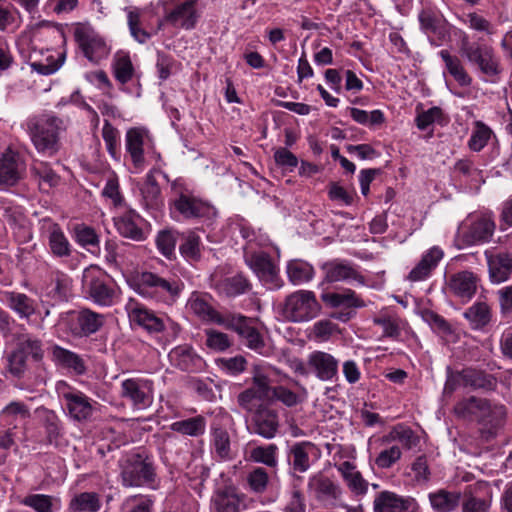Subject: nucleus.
<instances>
[{
    "mask_svg": "<svg viewBox=\"0 0 512 512\" xmlns=\"http://www.w3.org/2000/svg\"><path fill=\"white\" fill-rule=\"evenodd\" d=\"M121 482L124 487H154L156 470L152 459L144 453L129 455L121 465Z\"/></svg>",
    "mask_w": 512,
    "mask_h": 512,
    "instance_id": "nucleus-1",
    "label": "nucleus"
},
{
    "mask_svg": "<svg viewBox=\"0 0 512 512\" xmlns=\"http://www.w3.org/2000/svg\"><path fill=\"white\" fill-rule=\"evenodd\" d=\"M321 311V304L316 294L310 290H297L285 297L282 316L294 323L308 322L316 318Z\"/></svg>",
    "mask_w": 512,
    "mask_h": 512,
    "instance_id": "nucleus-2",
    "label": "nucleus"
},
{
    "mask_svg": "<svg viewBox=\"0 0 512 512\" xmlns=\"http://www.w3.org/2000/svg\"><path fill=\"white\" fill-rule=\"evenodd\" d=\"M495 229L492 212L472 213L461 223L458 234L465 245L472 246L489 242Z\"/></svg>",
    "mask_w": 512,
    "mask_h": 512,
    "instance_id": "nucleus-3",
    "label": "nucleus"
},
{
    "mask_svg": "<svg viewBox=\"0 0 512 512\" xmlns=\"http://www.w3.org/2000/svg\"><path fill=\"white\" fill-rule=\"evenodd\" d=\"M460 51L471 64L477 65L480 71L488 76L500 74V62L494 49L486 44L470 43L467 38L461 42Z\"/></svg>",
    "mask_w": 512,
    "mask_h": 512,
    "instance_id": "nucleus-4",
    "label": "nucleus"
},
{
    "mask_svg": "<svg viewBox=\"0 0 512 512\" xmlns=\"http://www.w3.org/2000/svg\"><path fill=\"white\" fill-rule=\"evenodd\" d=\"M56 390L65 401V406L69 416L78 421L83 422L91 419L94 406L93 401L83 392L72 388L64 381H59Z\"/></svg>",
    "mask_w": 512,
    "mask_h": 512,
    "instance_id": "nucleus-5",
    "label": "nucleus"
},
{
    "mask_svg": "<svg viewBox=\"0 0 512 512\" xmlns=\"http://www.w3.org/2000/svg\"><path fill=\"white\" fill-rule=\"evenodd\" d=\"M139 281L142 287L152 289L167 303L175 302L184 286L179 277L173 274L162 276L153 272H143Z\"/></svg>",
    "mask_w": 512,
    "mask_h": 512,
    "instance_id": "nucleus-6",
    "label": "nucleus"
},
{
    "mask_svg": "<svg viewBox=\"0 0 512 512\" xmlns=\"http://www.w3.org/2000/svg\"><path fill=\"white\" fill-rule=\"evenodd\" d=\"M223 326L235 331L242 343L249 349L260 352L264 346V340L258 329L253 325V319L241 314L226 313Z\"/></svg>",
    "mask_w": 512,
    "mask_h": 512,
    "instance_id": "nucleus-7",
    "label": "nucleus"
},
{
    "mask_svg": "<svg viewBox=\"0 0 512 512\" xmlns=\"http://www.w3.org/2000/svg\"><path fill=\"white\" fill-rule=\"evenodd\" d=\"M245 262L268 289L277 290L284 285L279 276V269L268 253L263 251L252 253L246 256Z\"/></svg>",
    "mask_w": 512,
    "mask_h": 512,
    "instance_id": "nucleus-8",
    "label": "nucleus"
},
{
    "mask_svg": "<svg viewBox=\"0 0 512 512\" xmlns=\"http://www.w3.org/2000/svg\"><path fill=\"white\" fill-rule=\"evenodd\" d=\"M198 1L170 0L171 8L165 14L164 20L175 28L194 29L200 17L197 10Z\"/></svg>",
    "mask_w": 512,
    "mask_h": 512,
    "instance_id": "nucleus-9",
    "label": "nucleus"
},
{
    "mask_svg": "<svg viewBox=\"0 0 512 512\" xmlns=\"http://www.w3.org/2000/svg\"><path fill=\"white\" fill-rule=\"evenodd\" d=\"M83 284L93 301L102 306L113 303L115 291L108 284L106 275L98 268L91 267L83 273Z\"/></svg>",
    "mask_w": 512,
    "mask_h": 512,
    "instance_id": "nucleus-10",
    "label": "nucleus"
},
{
    "mask_svg": "<svg viewBox=\"0 0 512 512\" xmlns=\"http://www.w3.org/2000/svg\"><path fill=\"white\" fill-rule=\"evenodd\" d=\"M308 489L317 501L330 507L336 506L342 497V488L339 483L322 473L309 478Z\"/></svg>",
    "mask_w": 512,
    "mask_h": 512,
    "instance_id": "nucleus-11",
    "label": "nucleus"
},
{
    "mask_svg": "<svg viewBox=\"0 0 512 512\" xmlns=\"http://www.w3.org/2000/svg\"><path fill=\"white\" fill-rule=\"evenodd\" d=\"M74 37L85 57L91 62H99L108 55V48L104 40L93 31L84 27H77Z\"/></svg>",
    "mask_w": 512,
    "mask_h": 512,
    "instance_id": "nucleus-12",
    "label": "nucleus"
},
{
    "mask_svg": "<svg viewBox=\"0 0 512 512\" xmlns=\"http://www.w3.org/2000/svg\"><path fill=\"white\" fill-rule=\"evenodd\" d=\"M279 427L277 412L261 402L252 415L251 433L265 439H272L277 434Z\"/></svg>",
    "mask_w": 512,
    "mask_h": 512,
    "instance_id": "nucleus-13",
    "label": "nucleus"
},
{
    "mask_svg": "<svg viewBox=\"0 0 512 512\" xmlns=\"http://www.w3.org/2000/svg\"><path fill=\"white\" fill-rule=\"evenodd\" d=\"M131 323L145 329L148 333H160L166 328L170 319L166 315H158L144 305L136 304L128 312Z\"/></svg>",
    "mask_w": 512,
    "mask_h": 512,
    "instance_id": "nucleus-14",
    "label": "nucleus"
},
{
    "mask_svg": "<svg viewBox=\"0 0 512 512\" xmlns=\"http://www.w3.org/2000/svg\"><path fill=\"white\" fill-rule=\"evenodd\" d=\"M506 415L507 411L504 405L489 401V408L479 421L481 425L480 435L484 441L489 442L497 436L499 430L505 424Z\"/></svg>",
    "mask_w": 512,
    "mask_h": 512,
    "instance_id": "nucleus-15",
    "label": "nucleus"
},
{
    "mask_svg": "<svg viewBox=\"0 0 512 512\" xmlns=\"http://www.w3.org/2000/svg\"><path fill=\"white\" fill-rule=\"evenodd\" d=\"M321 269L324 272L323 282L335 283L355 280L360 284H364V277L347 261L334 259L323 263Z\"/></svg>",
    "mask_w": 512,
    "mask_h": 512,
    "instance_id": "nucleus-16",
    "label": "nucleus"
},
{
    "mask_svg": "<svg viewBox=\"0 0 512 512\" xmlns=\"http://www.w3.org/2000/svg\"><path fill=\"white\" fill-rule=\"evenodd\" d=\"M307 365L319 380L329 381L337 375L339 362L327 352L314 351L308 356Z\"/></svg>",
    "mask_w": 512,
    "mask_h": 512,
    "instance_id": "nucleus-17",
    "label": "nucleus"
},
{
    "mask_svg": "<svg viewBox=\"0 0 512 512\" xmlns=\"http://www.w3.org/2000/svg\"><path fill=\"white\" fill-rule=\"evenodd\" d=\"M175 209L186 219L209 217L214 208L209 203L187 193L181 192L174 201Z\"/></svg>",
    "mask_w": 512,
    "mask_h": 512,
    "instance_id": "nucleus-18",
    "label": "nucleus"
},
{
    "mask_svg": "<svg viewBox=\"0 0 512 512\" xmlns=\"http://www.w3.org/2000/svg\"><path fill=\"white\" fill-rule=\"evenodd\" d=\"M121 395L134 406L145 408L152 402V384L147 380L126 379L121 384Z\"/></svg>",
    "mask_w": 512,
    "mask_h": 512,
    "instance_id": "nucleus-19",
    "label": "nucleus"
},
{
    "mask_svg": "<svg viewBox=\"0 0 512 512\" xmlns=\"http://www.w3.org/2000/svg\"><path fill=\"white\" fill-rule=\"evenodd\" d=\"M104 315L90 309L80 310L74 322H69V329L75 337H88L97 331L104 324Z\"/></svg>",
    "mask_w": 512,
    "mask_h": 512,
    "instance_id": "nucleus-20",
    "label": "nucleus"
},
{
    "mask_svg": "<svg viewBox=\"0 0 512 512\" xmlns=\"http://www.w3.org/2000/svg\"><path fill=\"white\" fill-rule=\"evenodd\" d=\"M148 139V131L134 127L127 130L125 148L135 169L142 170L145 166L144 145Z\"/></svg>",
    "mask_w": 512,
    "mask_h": 512,
    "instance_id": "nucleus-21",
    "label": "nucleus"
},
{
    "mask_svg": "<svg viewBox=\"0 0 512 512\" xmlns=\"http://www.w3.org/2000/svg\"><path fill=\"white\" fill-rule=\"evenodd\" d=\"M479 277L471 271H460L449 277L448 288L462 301H469L476 293Z\"/></svg>",
    "mask_w": 512,
    "mask_h": 512,
    "instance_id": "nucleus-22",
    "label": "nucleus"
},
{
    "mask_svg": "<svg viewBox=\"0 0 512 512\" xmlns=\"http://www.w3.org/2000/svg\"><path fill=\"white\" fill-rule=\"evenodd\" d=\"M314 447L311 442L304 441L292 445L288 451L287 458L290 465L293 481L301 482L302 477L296 473H305L310 468L309 451Z\"/></svg>",
    "mask_w": 512,
    "mask_h": 512,
    "instance_id": "nucleus-23",
    "label": "nucleus"
},
{
    "mask_svg": "<svg viewBox=\"0 0 512 512\" xmlns=\"http://www.w3.org/2000/svg\"><path fill=\"white\" fill-rule=\"evenodd\" d=\"M414 502L413 498L403 497L392 491H381L373 501V512H407Z\"/></svg>",
    "mask_w": 512,
    "mask_h": 512,
    "instance_id": "nucleus-24",
    "label": "nucleus"
},
{
    "mask_svg": "<svg viewBox=\"0 0 512 512\" xmlns=\"http://www.w3.org/2000/svg\"><path fill=\"white\" fill-rule=\"evenodd\" d=\"M489 401L486 398L469 396L458 401L453 411L458 418L464 420H476L478 423L484 412L489 408Z\"/></svg>",
    "mask_w": 512,
    "mask_h": 512,
    "instance_id": "nucleus-25",
    "label": "nucleus"
},
{
    "mask_svg": "<svg viewBox=\"0 0 512 512\" xmlns=\"http://www.w3.org/2000/svg\"><path fill=\"white\" fill-rule=\"evenodd\" d=\"M172 364L182 371H199L203 367L202 358L196 354L192 347L177 346L169 353Z\"/></svg>",
    "mask_w": 512,
    "mask_h": 512,
    "instance_id": "nucleus-26",
    "label": "nucleus"
},
{
    "mask_svg": "<svg viewBox=\"0 0 512 512\" xmlns=\"http://www.w3.org/2000/svg\"><path fill=\"white\" fill-rule=\"evenodd\" d=\"M486 257L491 281L501 283L508 280L512 273V255L507 252L497 254L486 252Z\"/></svg>",
    "mask_w": 512,
    "mask_h": 512,
    "instance_id": "nucleus-27",
    "label": "nucleus"
},
{
    "mask_svg": "<svg viewBox=\"0 0 512 512\" xmlns=\"http://www.w3.org/2000/svg\"><path fill=\"white\" fill-rule=\"evenodd\" d=\"M243 495H240L236 488L226 486L219 489L212 497V506L215 512H240L243 503Z\"/></svg>",
    "mask_w": 512,
    "mask_h": 512,
    "instance_id": "nucleus-28",
    "label": "nucleus"
},
{
    "mask_svg": "<svg viewBox=\"0 0 512 512\" xmlns=\"http://www.w3.org/2000/svg\"><path fill=\"white\" fill-rule=\"evenodd\" d=\"M420 27L427 35H433L439 41L449 36L446 21L431 9H423L418 16Z\"/></svg>",
    "mask_w": 512,
    "mask_h": 512,
    "instance_id": "nucleus-29",
    "label": "nucleus"
},
{
    "mask_svg": "<svg viewBox=\"0 0 512 512\" xmlns=\"http://www.w3.org/2000/svg\"><path fill=\"white\" fill-rule=\"evenodd\" d=\"M465 388L482 392L494 391L497 387V378L475 367H465Z\"/></svg>",
    "mask_w": 512,
    "mask_h": 512,
    "instance_id": "nucleus-30",
    "label": "nucleus"
},
{
    "mask_svg": "<svg viewBox=\"0 0 512 512\" xmlns=\"http://www.w3.org/2000/svg\"><path fill=\"white\" fill-rule=\"evenodd\" d=\"M214 287L219 294L225 295L226 297H236L250 291L251 283L242 273H238L230 277L216 280Z\"/></svg>",
    "mask_w": 512,
    "mask_h": 512,
    "instance_id": "nucleus-31",
    "label": "nucleus"
},
{
    "mask_svg": "<svg viewBox=\"0 0 512 512\" xmlns=\"http://www.w3.org/2000/svg\"><path fill=\"white\" fill-rule=\"evenodd\" d=\"M189 309L201 320L222 325L225 322V314L216 311L210 303L200 295L193 294L188 301Z\"/></svg>",
    "mask_w": 512,
    "mask_h": 512,
    "instance_id": "nucleus-32",
    "label": "nucleus"
},
{
    "mask_svg": "<svg viewBox=\"0 0 512 512\" xmlns=\"http://www.w3.org/2000/svg\"><path fill=\"white\" fill-rule=\"evenodd\" d=\"M432 509L436 512H453L460 505L462 494L459 491L439 489L428 495Z\"/></svg>",
    "mask_w": 512,
    "mask_h": 512,
    "instance_id": "nucleus-33",
    "label": "nucleus"
},
{
    "mask_svg": "<svg viewBox=\"0 0 512 512\" xmlns=\"http://www.w3.org/2000/svg\"><path fill=\"white\" fill-rule=\"evenodd\" d=\"M141 217L135 211H128L115 220L119 234L134 241L145 239L144 231L139 227Z\"/></svg>",
    "mask_w": 512,
    "mask_h": 512,
    "instance_id": "nucleus-34",
    "label": "nucleus"
},
{
    "mask_svg": "<svg viewBox=\"0 0 512 512\" xmlns=\"http://www.w3.org/2000/svg\"><path fill=\"white\" fill-rule=\"evenodd\" d=\"M54 360L62 367L72 370L76 375L85 374L87 367L84 359L73 351L54 346L52 348Z\"/></svg>",
    "mask_w": 512,
    "mask_h": 512,
    "instance_id": "nucleus-35",
    "label": "nucleus"
},
{
    "mask_svg": "<svg viewBox=\"0 0 512 512\" xmlns=\"http://www.w3.org/2000/svg\"><path fill=\"white\" fill-rule=\"evenodd\" d=\"M321 299L326 305L333 308H358L364 306V302L351 289H345L342 292L323 293Z\"/></svg>",
    "mask_w": 512,
    "mask_h": 512,
    "instance_id": "nucleus-36",
    "label": "nucleus"
},
{
    "mask_svg": "<svg viewBox=\"0 0 512 512\" xmlns=\"http://www.w3.org/2000/svg\"><path fill=\"white\" fill-rule=\"evenodd\" d=\"M439 55L445 63L448 73L460 86L467 87L471 85L472 78L467 73L461 60L457 56L451 55L447 50H441Z\"/></svg>",
    "mask_w": 512,
    "mask_h": 512,
    "instance_id": "nucleus-37",
    "label": "nucleus"
},
{
    "mask_svg": "<svg viewBox=\"0 0 512 512\" xmlns=\"http://www.w3.org/2000/svg\"><path fill=\"white\" fill-rule=\"evenodd\" d=\"M314 274L313 266L306 261L294 259L287 264V276L293 285H301L311 281Z\"/></svg>",
    "mask_w": 512,
    "mask_h": 512,
    "instance_id": "nucleus-38",
    "label": "nucleus"
},
{
    "mask_svg": "<svg viewBox=\"0 0 512 512\" xmlns=\"http://www.w3.org/2000/svg\"><path fill=\"white\" fill-rule=\"evenodd\" d=\"M170 429L185 436L199 437L205 433L206 419L202 415H197L188 419L175 421L170 425Z\"/></svg>",
    "mask_w": 512,
    "mask_h": 512,
    "instance_id": "nucleus-39",
    "label": "nucleus"
},
{
    "mask_svg": "<svg viewBox=\"0 0 512 512\" xmlns=\"http://www.w3.org/2000/svg\"><path fill=\"white\" fill-rule=\"evenodd\" d=\"M100 507V499L95 492H82L77 494L69 503V510L71 512H97Z\"/></svg>",
    "mask_w": 512,
    "mask_h": 512,
    "instance_id": "nucleus-40",
    "label": "nucleus"
},
{
    "mask_svg": "<svg viewBox=\"0 0 512 512\" xmlns=\"http://www.w3.org/2000/svg\"><path fill=\"white\" fill-rule=\"evenodd\" d=\"M49 228L51 229L50 235H49V247L51 249V252L53 255L57 257H68L71 254V246L64 235V233L61 231L58 224L50 223Z\"/></svg>",
    "mask_w": 512,
    "mask_h": 512,
    "instance_id": "nucleus-41",
    "label": "nucleus"
},
{
    "mask_svg": "<svg viewBox=\"0 0 512 512\" xmlns=\"http://www.w3.org/2000/svg\"><path fill=\"white\" fill-rule=\"evenodd\" d=\"M32 353V345L30 340H27L26 347H19L9 356L8 369L9 372L15 377H21L27 370V359Z\"/></svg>",
    "mask_w": 512,
    "mask_h": 512,
    "instance_id": "nucleus-42",
    "label": "nucleus"
},
{
    "mask_svg": "<svg viewBox=\"0 0 512 512\" xmlns=\"http://www.w3.org/2000/svg\"><path fill=\"white\" fill-rule=\"evenodd\" d=\"M9 307L21 318L29 320L32 315V300L24 293L10 291L5 293Z\"/></svg>",
    "mask_w": 512,
    "mask_h": 512,
    "instance_id": "nucleus-43",
    "label": "nucleus"
},
{
    "mask_svg": "<svg viewBox=\"0 0 512 512\" xmlns=\"http://www.w3.org/2000/svg\"><path fill=\"white\" fill-rule=\"evenodd\" d=\"M464 317L470 322L472 328L485 327L491 320V311L486 303L478 302L464 312Z\"/></svg>",
    "mask_w": 512,
    "mask_h": 512,
    "instance_id": "nucleus-44",
    "label": "nucleus"
},
{
    "mask_svg": "<svg viewBox=\"0 0 512 512\" xmlns=\"http://www.w3.org/2000/svg\"><path fill=\"white\" fill-rule=\"evenodd\" d=\"M212 446L221 460L232 459L230 435L226 429L217 427L212 430Z\"/></svg>",
    "mask_w": 512,
    "mask_h": 512,
    "instance_id": "nucleus-45",
    "label": "nucleus"
},
{
    "mask_svg": "<svg viewBox=\"0 0 512 512\" xmlns=\"http://www.w3.org/2000/svg\"><path fill=\"white\" fill-rule=\"evenodd\" d=\"M18 178L16 158L13 155H3L0 159V185H13Z\"/></svg>",
    "mask_w": 512,
    "mask_h": 512,
    "instance_id": "nucleus-46",
    "label": "nucleus"
},
{
    "mask_svg": "<svg viewBox=\"0 0 512 512\" xmlns=\"http://www.w3.org/2000/svg\"><path fill=\"white\" fill-rule=\"evenodd\" d=\"M181 255L189 261H198L201 257V240L194 233L189 232L183 237V242L179 246Z\"/></svg>",
    "mask_w": 512,
    "mask_h": 512,
    "instance_id": "nucleus-47",
    "label": "nucleus"
},
{
    "mask_svg": "<svg viewBox=\"0 0 512 512\" xmlns=\"http://www.w3.org/2000/svg\"><path fill=\"white\" fill-rule=\"evenodd\" d=\"M492 130L482 121L475 122V128L468 141V147L475 152L481 151L488 143Z\"/></svg>",
    "mask_w": 512,
    "mask_h": 512,
    "instance_id": "nucleus-48",
    "label": "nucleus"
},
{
    "mask_svg": "<svg viewBox=\"0 0 512 512\" xmlns=\"http://www.w3.org/2000/svg\"><path fill=\"white\" fill-rule=\"evenodd\" d=\"M382 441L384 443H389L390 441H399L403 444L404 447L410 449L416 444V437L414 436L412 429L402 425H397L390 431L388 435L382 438Z\"/></svg>",
    "mask_w": 512,
    "mask_h": 512,
    "instance_id": "nucleus-49",
    "label": "nucleus"
},
{
    "mask_svg": "<svg viewBox=\"0 0 512 512\" xmlns=\"http://www.w3.org/2000/svg\"><path fill=\"white\" fill-rule=\"evenodd\" d=\"M460 504L462 512H490L491 510V500L479 498L467 491Z\"/></svg>",
    "mask_w": 512,
    "mask_h": 512,
    "instance_id": "nucleus-50",
    "label": "nucleus"
},
{
    "mask_svg": "<svg viewBox=\"0 0 512 512\" xmlns=\"http://www.w3.org/2000/svg\"><path fill=\"white\" fill-rule=\"evenodd\" d=\"M278 447L275 444L267 446H258L251 450V458L258 463H262L268 467L277 466V453Z\"/></svg>",
    "mask_w": 512,
    "mask_h": 512,
    "instance_id": "nucleus-51",
    "label": "nucleus"
},
{
    "mask_svg": "<svg viewBox=\"0 0 512 512\" xmlns=\"http://www.w3.org/2000/svg\"><path fill=\"white\" fill-rule=\"evenodd\" d=\"M56 144L57 133L53 128L34 133V146L38 151L53 153L56 151Z\"/></svg>",
    "mask_w": 512,
    "mask_h": 512,
    "instance_id": "nucleus-52",
    "label": "nucleus"
},
{
    "mask_svg": "<svg viewBox=\"0 0 512 512\" xmlns=\"http://www.w3.org/2000/svg\"><path fill=\"white\" fill-rule=\"evenodd\" d=\"M134 74V68L128 55H122L116 58L114 63V76L121 83L129 82Z\"/></svg>",
    "mask_w": 512,
    "mask_h": 512,
    "instance_id": "nucleus-53",
    "label": "nucleus"
},
{
    "mask_svg": "<svg viewBox=\"0 0 512 512\" xmlns=\"http://www.w3.org/2000/svg\"><path fill=\"white\" fill-rule=\"evenodd\" d=\"M102 137L110 156L116 160L119 159L117 151L119 131L108 120L104 121Z\"/></svg>",
    "mask_w": 512,
    "mask_h": 512,
    "instance_id": "nucleus-54",
    "label": "nucleus"
},
{
    "mask_svg": "<svg viewBox=\"0 0 512 512\" xmlns=\"http://www.w3.org/2000/svg\"><path fill=\"white\" fill-rule=\"evenodd\" d=\"M446 374V381L443 389L444 395H452L460 387L465 388V368L462 370H453L448 366Z\"/></svg>",
    "mask_w": 512,
    "mask_h": 512,
    "instance_id": "nucleus-55",
    "label": "nucleus"
},
{
    "mask_svg": "<svg viewBox=\"0 0 512 512\" xmlns=\"http://www.w3.org/2000/svg\"><path fill=\"white\" fill-rule=\"evenodd\" d=\"M176 241V234L171 230H162L156 237L157 248L166 258H171L174 254Z\"/></svg>",
    "mask_w": 512,
    "mask_h": 512,
    "instance_id": "nucleus-56",
    "label": "nucleus"
},
{
    "mask_svg": "<svg viewBox=\"0 0 512 512\" xmlns=\"http://www.w3.org/2000/svg\"><path fill=\"white\" fill-rule=\"evenodd\" d=\"M250 489L255 493H263L268 486L269 476L262 467L253 469L247 476Z\"/></svg>",
    "mask_w": 512,
    "mask_h": 512,
    "instance_id": "nucleus-57",
    "label": "nucleus"
},
{
    "mask_svg": "<svg viewBox=\"0 0 512 512\" xmlns=\"http://www.w3.org/2000/svg\"><path fill=\"white\" fill-rule=\"evenodd\" d=\"M402 452L400 447L393 445L387 449L382 450L375 459V464L378 468L388 469L392 467L400 458Z\"/></svg>",
    "mask_w": 512,
    "mask_h": 512,
    "instance_id": "nucleus-58",
    "label": "nucleus"
},
{
    "mask_svg": "<svg viewBox=\"0 0 512 512\" xmlns=\"http://www.w3.org/2000/svg\"><path fill=\"white\" fill-rule=\"evenodd\" d=\"M74 230L76 241L79 245L82 247H98L99 237L93 228L86 225H77Z\"/></svg>",
    "mask_w": 512,
    "mask_h": 512,
    "instance_id": "nucleus-59",
    "label": "nucleus"
},
{
    "mask_svg": "<svg viewBox=\"0 0 512 512\" xmlns=\"http://www.w3.org/2000/svg\"><path fill=\"white\" fill-rule=\"evenodd\" d=\"M443 112L440 107L434 106L430 109L419 113L416 117V125L420 130H426L434 122L441 123Z\"/></svg>",
    "mask_w": 512,
    "mask_h": 512,
    "instance_id": "nucleus-60",
    "label": "nucleus"
},
{
    "mask_svg": "<svg viewBox=\"0 0 512 512\" xmlns=\"http://www.w3.org/2000/svg\"><path fill=\"white\" fill-rule=\"evenodd\" d=\"M60 508V500L56 497L34 494V511L37 512H53Z\"/></svg>",
    "mask_w": 512,
    "mask_h": 512,
    "instance_id": "nucleus-61",
    "label": "nucleus"
},
{
    "mask_svg": "<svg viewBox=\"0 0 512 512\" xmlns=\"http://www.w3.org/2000/svg\"><path fill=\"white\" fill-rule=\"evenodd\" d=\"M206 345L216 351H224L230 347L231 342L227 334L209 330L207 331Z\"/></svg>",
    "mask_w": 512,
    "mask_h": 512,
    "instance_id": "nucleus-62",
    "label": "nucleus"
},
{
    "mask_svg": "<svg viewBox=\"0 0 512 512\" xmlns=\"http://www.w3.org/2000/svg\"><path fill=\"white\" fill-rule=\"evenodd\" d=\"M249 389L254 390L259 400H266L270 398L273 387L270 386V380L263 374H257L253 377L252 386Z\"/></svg>",
    "mask_w": 512,
    "mask_h": 512,
    "instance_id": "nucleus-63",
    "label": "nucleus"
},
{
    "mask_svg": "<svg viewBox=\"0 0 512 512\" xmlns=\"http://www.w3.org/2000/svg\"><path fill=\"white\" fill-rule=\"evenodd\" d=\"M300 482L293 481V489L289 502L285 506L287 512H305V499L300 489L298 488Z\"/></svg>",
    "mask_w": 512,
    "mask_h": 512,
    "instance_id": "nucleus-64",
    "label": "nucleus"
}]
</instances>
